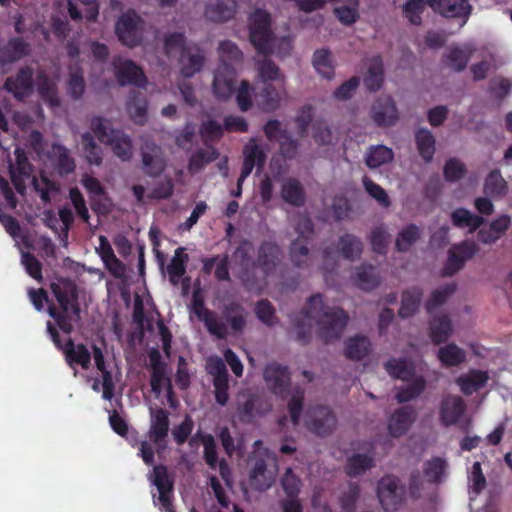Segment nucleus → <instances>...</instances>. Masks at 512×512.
<instances>
[{"mask_svg":"<svg viewBox=\"0 0 512 512\" xmlns=\"http://www.w3.org/2000/svg\"><path fill=\"white\" fill-rule=\"evenodd\" d=\"M348 323V315L339 308L324 304L321 295L309 298L303 314L294 320L292 334L296 340L305 343L315 325L317 334L325 343L338 340Z\"/></svg>","mask_w":512,"mask_h":512,"instance_id":"obj_1","label":"nucleus"},{"mask_svg":"<svg viewBox=\"0 0 512 512\" xmlns=\"http://www.w3.org/2000/svg\"><path fill=\"white\" fill-rule=\"evenodd\" d=\"M258 266L261 269L262 276L256 275L255 269L242 267L238 276L242 283L250 290H260L264 286L265 278L274 276L281 264V252L277 245L264 243L259 248Z\"/></svg>","mask_w":512,"mask_h":512,"instance_id":"obj_2","label":"nucleus"},{"mask_svg":"<svg viewBox=\"0 0 512 512\" xmlns=\"http://www.w3.org/2000/svg\"><path fill=\"white\" fill-rule=\"evenodd\" d=\"M51 290L63 312L57 313L54 308H49V315L64 332L69 333L72 331V324L68 321L67 314L71 313L75 319L80 317L77 287L72 281L62 278L51 284Z\"/></svg>","mask_w":512,"mask_h":512,"instance_id":"obj_3","label":"nucleus"},{"mask_svg":"<svg viewBox=\"0 0 512 512\" xmlns=\"http://www.w3.org/2000/svg\"><path fill=\"white\" fill-rule=\"evenodd\" d=\"M386 372L403 381H410L395 395L399 403L408 402L417 397L424 389L425 381L420 376H414V365L404 358H391L384 363Z\"/></svg>","mask_w":512,"mask_h":512,"instance_id":"obj_4","label":"nucleus"},{"mask_svg":"<svg viewBox=\"0 0 512 512\" xmlns=\"http://www.w3.org/2000/svg\"><path fill=\"white\" fill-rule=\"evenodd\" d=\"M249 480L251 486L258 491L269 489L278 474V461L274 453L258 448L250 460Z\"/></svg>","mask_w":512,"mask_h":512,"instance_id":"obj_5","label":"nucleus"},{"mask_svg":"<svg viewBox=\"0 0 512 512\" xmlns=\"http://www.w3.org/2000/svg\"><path fill=\"white\" fill-rule=\"evenodd\" d=\"M249 38L256 51L263 55H271L274 51L269 14L261 9H256L249 16Z\"/></svg>","mask_w":512,"mask_h":512,"instance_id":"obj_6","label":"nucleus"},{"mask_svg":"<svg viewBox=\"0 0 512 512\" xmlns=\"http://www.w3.org/2000/svg\"><path fill=\"white\" fill-rule=\"evenodd\" d=\"M439 419L444 426L466 428L471 420L467 414V405L459 395L445 396L439 406Z\"/></svg>","mask_w":512,"mask_h":512,"instance_id":"obj_7","label":"nucleus"},{"mask_svg":"<svg viewBox=\"0 0 512 512\" xmlns=\"http://www.w3.org/2000/svg\"><path fill=\"white\" fill-rule=\"evenodd\" d=\"M244 163L241 175L237 181L236 191L233 193L235 197H239L242 192V184L244 180L251 174L254 167L258 170L262 169L266 156L267 149L265 146L260 145L255 139H251L244 147Z\"/></svg>","mask_w":512,"mask_h":512,"instance_id":"obj_8","label":"nucleus"},{"mask_svg":"<svg viewBox=\"0 0 512 512\" xmlns=\"http://www.w3.org/2000/svg\"><path fill=\"white\" fill-rule=\"evenodd\" d=\"M377 496L386 511H395L404 501L405 488L399 479L385 476L378 482Z\"/></svg>","mask_w":512,"mask_h":512,"instance_id":"obj_9","label":"nucleus"},{"mask_svg":"<svg viewBox=\"0 0 512 512\" xmlns=\"http://www.w3.org/2000/svg\"><path fill=\"white\" fill-rule=\"evenodd\" d=\"M206 372L212 377L215 398L218 404L225 405L228 401V371L219 356H210L205 364Z\"/></svg>","mask_w":512,"mask_h":512,"instance_id":"obj_10","label":"nucleus"},{"mask_svg":"<svg viewBox=\"0 0 512 512\" xmlns=\"http://www.w3.org/2000/svg\"><path fill=\"white\" fill-rule=\"evenodd\" d=\"M47 330L52 337L53 342L62 349L65 359L70 367L74 364L80 365L83 369H89L91 366V352L84 344H75L71 339L63 347L59 344V334L53 325L48 322Z\"/></svg>","mask_w":512,"mask_h":512,"instance_id":"obj_11","label":"nucleus"},{"mask_svg":"<svg viewBox=\"0 0 512 512\" xmlns=\"http://www.w3.org/2000/svg\"><path fill=\"white\" fill-rule=\"evenodd\" d=\"M142 32L143 22L133 11L123 14L116 24L118 39L128 47H134L140 43Z\"/></svg>","mask_w":512,"mask_h":512,"instance_id":"obj_12","label":"nucleus"},{"mask_svg":"<svg viewBox=\"0 0 512 512\" xmlns=\"http://www.w3.org/2000/svg\"><path fill=\"white\" fill-rule=\"evenodd\" d=\"M142 169L151 177H158L165 170L167 161L162 148L152 140H145L141 146Z\"/></svg>","mask_w":512,"mask_h":512,"instance_id":"obj_13","label":"nucleus"},{"mask_svg":"<svg viewBox=\"0 0 512 512\" xmlns=\"http://www.w3.org/2000/svg\"><path fill=\"white\" fill-rule=\"evenodd\" d=\"M295 225L296 231L299 233V238L293 241L290 254L293 263L297 267H303L309 263L308 249L305 240L312 232V223L307 216L298 215L295 219Z\"/></svg>","mask_w":512,"mask_h":512,"instance_id":"obj_14","label":"nucleus"},{"mask_svg":"<svg viewBox=\"0 0 512 512\" xmlns=\"http://www.w3.org/2000/svg\"><path fill=\"white\" fill-rule=\"evenodd\" d=\"M306 425L317 435H327L336 428L337 419L330 408L317 406L309 410Z\"/></svg>","mask_w":512,"mask_h":512,"instance_id":"obj_15","label":"nucleus"},{"mask_svg":"<svg viewBox=\"0 0 512 512\" xmlns=\"http://www.w3.org/2000/svg\"><path fill=\"white\" fill-rule=\"evenodd\" d=\"M33 86V71L28 66L22 67L15 75L8 77L4 83V89L18 100L30 96Z\"/></svg>","mask_w":512,"mask_h":512,"instance_id":"obj_16","label":"nucleus"},{"mask_svg":"<svg viewBox=\"0 0 512 512\" xmlns=\"http://www.w3.org/2000/svg\"><path fill=\"white\" fill-rule=\"evenodd\" d=\"M206 57L197 45L189 43L179 55L178 66L180 74L185 78H191L201 71L205 65Z\"/></svg>","mask_w":512,"mask_h":512,"instance_id":"obj_17","label":"nucleus"},{"mask_svg":"<svg viewBox=\"0 0 512 512\" xmlns=\"http://www.w3.org/2000/svg\"><path fill=\"white\" fill-rule=\"evenodd\" d=\"M267 388L277 396L284 397L291 384L290 374L286 367L277 364H269L263 373Z\"/></svg>","mask_w":512,"mask_h":512,"instance_id":"obj_18","label":"nucleus"},{"mask_svg":"<svg viewBox=\"0 0 512 512\" xmlns=\"http://www.w3.org/2000/svg\"><path fill=\"white\" fill-rule=\"evenodd\" d=\"M115 75L121 85L134 84L144 86L147 79L142 69L129 59L115 57L113 59Z\"/></svg>","mask_w":512,"mask_h":512,"instance_id":"obj_19","label":"nucleus"},{"mask_svg":"<svg viewBox=\"0 0 512 512\" xmlns=\"http://www.w3.org/2000/svg\"><path fill=\"white\" fill-rule=\"evenodd\" d=\"M371 119L378 126H392L398 120V111L390 96L379 97L371 106Z\"/></svg>","mask_w":512,"mask_h":512,"instance_id":"obj_20","label":"nucleus"},{"mask_svg":"<svg viewBox=\"0 0 512 512\" xmlns=\"http://www.w3.org/2000/svg\"><path fill=\"white\" fill-rule=\"evenodd\" d=\"M103 144L107 146L114 156L121 161H130L134 154L133 140L126 132L116 129L109 133V137L104 139Z\"/></svg>","mask_w":512,"mask_h":512,"instance_id":"obj_21","label":"nucleus"},{"mask_svg":"<svg viewBox=\"0 0 512 512\" xmlns=\"http://www.w3.org/2000/svg\"><path fill=\"white\" fill-rule=\"evenodd\" d=\"M257 97L259 98V104L264 110H276L281 102L287 98L285 82L262 83L261 91Z\"/></svg>","mask_w":512,"mask_h":512,"instance_id":"obj_22","label":"nucleus"},{"mask_svg":"<svg viewBox=\"0 0 512 512\" xmlns=\"http://www.w3.org/2000/svg\"><path fill=\"white\" fill-rule=\"evenodd\" d=\"M202 444L204 446V460L206 464L211 469H216L218 465L221 478L224 480L227 486H231V469L226 460L221 459L220 461H218L214 437L210 434L202 436Z\"/></svg>","mask_w":512,"mask_h":512,"instance_id":"obj_23","label":"nucleus"},{"mask_svg":"<svg viewBox=\"0 0 512 512\" xmlns=\"http://www.w3.org/2000/svg\"><path fill=\"white\" fill-rule=\"evenodd\" d=\"M149 360L152 368L151 387L152 391L159 395L164 388L171 390V381L167 366L161 362V355L158 350L152 349L149 352Z\"/></svg>","mask_w":512,"mask_h":512,"instance_id":"obj_24","label":"nucleus"},{"mask_svg":"<svg viewBox=\"0 0 512 512\" xmlns=\"http://www.w3.org/2000/svg\"><path fill=\"white\" fill-rule=\"evenodd\" d=\"M416 420V412L411 407L396 410L388 419V433L393 438L406 434Z\"/></svg>","mask_w":512,"mask_h":512,"instance_id":"obj_25","label":"nucleus"},{"mask_svg":"<svg viewBox=\"0 0 512 512\" xmlns=\"http://www.w3.org/2000/svg\"><path fill=\"white\" fill-rule=\"evenodd\" d=\"M235 69L233 67L218 66L212 84L215 97L221 100L230 98L234 90Z\"/></svg>","mask_w":512,"mask_h":512,"instance_id":"obj_26","label":"nucleus"},{"mask_svg":"<svg viewBox=\"0 0 512 512\" xmlns=\"http://www.w3.org/2000/svg\"><path fill=\"white\" fill-rule=\"evenodd\" d=\"M14 155L15 163H9L10 178L17 192L24 194L26 186L23 177H28L30 175L31 166L23 149L16 148Z\"/></svg>","mask_w":512,"mask_h":512,"instance_id":"obj_27","label":"nucleus"},{"mask_svg":"<svg viewBox=\"0 0 512 512\" xmlns=\"http://www.w3.org/2000/svg\"><path fill=\"white\" fill-rule=\"evenodd\" d=\"M436 12L448 18H467L471 6L466 0H426Z\"/></svg>","mask_w":512,"mask_h":512,"instance_id":"obj_28","label":"nucleus"},{"mask_svg":"<svg viewBox=\"0 0 512 512\" xmlns=\"http://www.w3.org/2000/svg\"><path fill=\"white\" fill-rule=\"evenodd\" d=\"M153 484L157 487L162 507L167 512H173L171 509V495L173 484L168 476L167 469L164 466H155L151 475Z\"/></svg>","mask_w":512,"mask_h":512,"instance_id":"obj_29","label":"nucleus"},{"mask_svg":"<svg viewBox=\"0 0 512 512\" xmlns=\"http://www.w3.org/2000/svg\"><path fill=\"white\" fill-rule=\"evenodd\" d=\"M236 13V2L230 0L224 2L222 0H212L207 3L204 16L207 20L215 23L229 21Z\"/></svg>","mask_w":512,"mask_h":512,"instance_id":"obj_30","label":"nucleus"},{"mask_svg":"<svg viewBox=\"0 0 512 512\" xmlns=\"http://www.w3.org/2000/svg\"><path fill=\"white\" fill-rule=\"evenodd\" d=\"M81 157L90 166H101L104 158L102 147L96 142L91 132L80 135Z\"/></svg>","mask_w":512,"mask_h":512,"instance_id":"obj_31","label":"nucleus"},{"mask_svg":"<svg viewBox=\"0 0 512 512\" xmlns=\"http://www.w3.org/2000/svg\"><path fill=\"white\" fill-rule=\"evenodd\" d=\"M511 226V217L501 215L492 221L489 226L478 232V238L483 244H493L499 240Z\"/></svg>","mask_w":512,"mask_h":512,"instance_id":"obj_32","label":"nucleus"},{"mask_svg":"<svg viewBox=\"0 0 512 512\" xmlns=\"http://www.w3.org/2000/svg\"><path fill=\"white\" fill-rule=\"evenodd\" d=\"M169 431L168 412L163 409H157L151 413V425L149 429V438L157 445L166 438Z\"/></svg>","mask_w":512,"mask_h":512,"instance_id":"obj_33","label":"nucleus"},{"mask_svg":"<svg viewBox=\"0 0 512 512\" xmlns=\"http://www.w3.org/2000/svg\"><path fill=\"white\" fill-rule=\"evenodd\" d=\"M334 5V14L344 25H351L359 18L360 0H329Z\"/></svg>","mask_w":512,"mask_h":512,"instance_id":"obj_34","label":"nucleus"},{"mask_svg":"<svg viewBox=\"0 0 512 512\" xmlns=\"http://www.w3.org/2000/svg\"><path fill=\"white\" fill-rule=\"evenodd\" d=\"M372 349V344L368 337L357 334L349 337L344 343V354L351 360H361L366 357Z\"/></svg>","mask_w":512,"mask_h":512,"instance_id":"obj_35","label":"nucleus"},{"mask_svg":"<svg viewBox=\"0 0 512 512\" xmlns=\"http://www.w3.org/2000/svg\"><path fill=\"white\" fill-rule=\"evenodd\" d=\"M488 379L489 376L487 372L481 370H470L469 372L459 376L456 379V384L465 395H471L481 389Z\"/></svg>","mask_w":512,"mask_h":512,"instance_id":"obj_36","label":"nucleus"},{"mask_svg":"<svg viewBox=\"0 0 512 512\" xmlns=\"http://www.w3.org/2000/svg\"><path fill=\"white\" fill-rule=\"evenodd\" d=\"M195 311L198 318L204 322L209 333L221 339L226 337L228 328L222 318L203 308L201 304L199 306L195 305Z\"/></svg>","mask_w":512,"mask_h":512,"instance_id":"obj_37","label":"nucleus"},{"mask_svg":"<svg viewBox=\"0 0 512 512\" xmlns=\"http://www.w3.org/2000/svg\"><path fill=\"white\" fill-rule=\"evenodd\" d=\"M351 280L354 285L365 291L375 289L380 283L379 275L372 265H361L358 267Z\"/></svg>","mask_w":512,"mask_h":512,"instance_id":"obj_38","label":"nucleus"},{"mask_svg":"<svg viewBox=\"0 0 512 512\" xmlns=\"http://www.w3.org/2000/svg\"><path fill=\"white\" fill-rule=\"evenodd\" d=\"M29 45L22 39H11L7 44L0 48V63L9 64L18 61L28 55Z\"/></svg>","mask_w":512,"mask_h":512,"instance_id":"obj_39","label":"nucleus"},{"mask_svg":"<svg viewBox=\"0 0 512 512\" xmlns=\"http://www.w3.org/2000/svg\"><path fill=\"white\" fill-rule=\"evenodd\" d=\"M474 51L475 47L469 44L451 47L446 55L447 66L455 71L464 70Z\"/></svg>","mask_w":512,"mask_h":512,"instance_id":"obj_40","label":"nucleus"},{"mask_svg":"<svg viewBox=\"0 0 512 512\" xmlns=\"http://www.w3.org/2000/svg\"><path fill=\"white\" fill-rule=\"evenodd\" d=\"M217 53L219 57V66L233 67L240 64L243 60V53L238 46L230 41H221L217 47Z\"/></svg>","mask_w":512,"mask_h":512,"instance_id":"obj_41","label":"nucleus"},{"mask_svg":"<svg viewBox=\"0 0 512 512\" xmlns=\"http://www.w3.org/2000/svg\"><path fill=\"white\" fill-rule=\"evenodd\" d=\"M37 90L43 101L51 107L60 105L56 82L48 78L43 72H39L37 75Z\"/></svg>","mask_w":512,"mask_h":512,"instance_id":"obj_42","label":"nucleus"},{"mask_svg":"<svg viewBox=\"0 0 512 512\" xmlns=\"http://www.w3.org/2000/svg\"><path fill=\"white\" fill-rule=\"evenodd\" d=\"M422 295V291L417 287L405 290L401 296V306L398 315L401 318L413 316L420 306Z\"/></svg>","mask_w":512,"mask_h":512,"instance_id":"obj_43","label":"nucleus"},{"mask_svg":"<svg viewBox=\"0 0 512 512\" xmlns=\"http://www.w3.org/2000/svg\"><path fill=\"white\" fill-rule=\"evenodd\" d=\"M281 196L285 202L293 206H301L305 202L303 185L297 179L288 178L284 180Z\"/></svg>","mask_w":512,"mask_h":512,"instance_id":"obj_44","label":"nucleus"},{"mask_svg":"<svg viewBox=\"0 0 512 512\" xmlns=\"http://www.w3.org/2000/svg\"><path fill=\"white\" fill-rule=\"evenodd\" d=\"M422 237L421 229L415 224L404 226L397 234L395 247L399 252H407Z\"/></svg>","mask_w":512,"mask_h":512,"instance_id":"obj_45","label":"nucleus"},{"mask_svg":"<svg viewBox=\"0 0 512 512\" xmlns=\"http://www.w3.org/2000/svg\"><path fill=\"white\" fill-rule=\"evenodd\" d=\"M415 141L421 157L425 162H430L436 151V140L432 132L425 128L417 130Z\"/></svg>","mask_w":512,"mask_h":512,"instance_id":"obj_46","label":"nucleus"},{"mask_svg":"<svg viewBox=\"0 0 512 512\" xmlns=\"http://www.w3.org/2000/svg\"><path fill=\"white\" fill-rule=\"evenodd\" d=\"M218 157L219 153L213 147L208 146L206 148L199 149L191 155L187 169L189 173L196 174Z\"/></svg>","mask_w":512,"mask_h":512,"instance_id":"obj_47","label":"nucleus"},{"mask_svg":"<svg viewBox=\"0 0 512 512\" xmlns=\"http://www.w3.org/2000/svg\"><path fill=\"white\" fill-rule=\"evenodd\" d=\"M256 70L261 83L285 82V76L280 72L278 66L270 59H256Z\"/></svg>","mask_w":512,"mask_h":512,"instance_id":"obj_48","label":"nucleus"},{"mask_svg":"<svg viewBox=\"0 0 512 512\" xmlns=\"http://www.w3.org/2000/svg\"><path fill=\"white\" fill-rule=\"evenodd\" d=\"M85 87L83 71L77 66L70 67L66 80L68 95L74 100H79L84 95Z\"/></svg>","mask_w":512,"mask_h":512,"instance_id":"obj_49","label":"nucleus"},{"mask_svg":"<svg viewBox=\"0 0 512 512\" xmlns=\"http://www.w3.org/2000/svg\"><path fill=\"white\" fill-rule=\"evenodd\" d=\"M484 193L494 198L503 197L508 192V184L499 170H492L485 179Z\"/></svg>","mask_w":512,"mask_h":512,"instance_id":"obj_50","label":"nucleus"},{"mask_svg":"<svg viewBox=\"0 0 512 512\" xmlns=\"http://www.w3.org/2000/svg\"><path fill=\"white\" fill-rule=\"evenodd\" d=\"M52 157L60 174H69L75 170V161L67 147L61 144L52 146Z\"/></svg>","mask_w":512,"mask_h":512,"instance_id":"obj_51","label":"nucleus"},{"mask_svg":"<svg viewBox=\"0 0 512 512\" xmlns=\"http://www.w3.org/2000/svg\"><path fill=\"white\" fill-rule=\"evenodd\" d=\"M448 463L444 458L435 457L424 464L423 473L431 483H439L447 476Z\"/></svg>","mask_w":512,"mask_h":512,"instance_id":"obj_52","label":"nucleus"},{"mask_svg":"<svg viewBox=\"0 0 512 512\" xmlns=\"http://www.w3.org/2000/svg\"><path fill=\"white\" fill-rule=\"evenodd\" d=\"M364 83L370 91H377L382 86L383 64L380 57L370 59L367 73L364 77Z\"/></svg>","mask_w":512,"mask_h":512,"instance_id":"obj_53","label":"nucleus"},{"mask_svg":"<svg viewBox=\"0 0 512 512\" xmlns=\"http://www.w3.org/2000/svg\"><path fill=\"white\" fill-rule=\"evenodd\" d=\"M393 151L383 145H377L369 148L365 156V162L369 168H378L393 160Z\"/></svg>","mask_w":512,"mask_h":512,"instance_id":"obj_54","label":"nucleus"},{"mask_svg":"<svg viewBox=\"0 0 512 512\" xmlns=\"http://www.w3.org/2000/svg\"><path fill=\"white\" fill-rule=\"evenodd\" d=\"M438 358L441 361V363L445 366H457L464 362L466 358V353L462 348L458 347L456 344L450 343L439 348Z\"/></svg>","mask_w":512,"mask_h":512,"instance_id":"obj_55","label":"nucleus"},{"mask_svg":"<svg viewBox=\"0 0 512 512\" xmlns=\"http://www.w3.org/2000/svg\"><path fill=\"white\" fill-rule=\"evenodd\" d=\"M451 219L455 226L460 228L467 227L470 231L476 230L483 223L482 217L475 215L464 208H459L453 211L451 214Z\"/></svg>","mask_w":512,"mask_h":512,"instance_id":"obj_56","label":"nucleus"},{"mask_svg":"<svg viewBox=\"0 0 512 512\" xmlns=\"http://www.w3.org/2000/svg\"><path fill=\"white\" fill-rule=\"evenodd\" d=\"M313 65L316 71L326 79H331L334 75V61L328 50H317L313 56Z\"/></svg>","mask_w":512,"mask_h":512,"instance_id":"obj_57","label":"nucleus"},{"mask_svg":"<svg viewBox=\"0 0 512 512\" xmlns=\"http://www.w3.org/2000/svg\"><path fill=\"white\" fill-rule=\"evenodd\" d=\"M452 324L447 316L435 318L430 326V336L435 343L446 341L452 334Z\"/></svg>","mask_w":512,"mask_h":512,"instance_id":"obj_58","label":"nucleus"},{"mask_svg":"<svg viewBox=\"0 0 512 512\" xmlns=\"http://www.w3.org/2000/svg\"><path fill=\"white\" fill-rule=\"evenodd\" d=\"M374 465V458L367 454H354L347 462L346 472L349 476H358L365 473Z\"/></svg>","mask_w":512,"mask_h":512,"instance_id":"obj_59","label":"nucleus"},{"mask_svg":"<svg viewBox=\"0 0 512 512\" xmlns=\"http://www.w3.org/2000/svg\"><path fill=\"white\" fill-rule=\"evenodd\" d=\"M362 184L365 192L373 198L381 207L388 208L391 205V200L385 191L380 185L375 183L368 176H363Z\"/></svg>","mask_w":512,"mask_h":512,"instance_id":"obj_60","label":"nucleus"},{"mask_svg":"<svg viewBox=\"0 0 512 512\" xmlns=\"http://www.w3.org/2000/svg\"><path fill=\"white\" fill-rule=\"evenodd\" d=\"M340 252L346 259H356L362 253V242L351 234L343 235L339 240Z\"/></svg>","mask_w":512,"mask_h":512,"instance_id":"obj_61","label":"nucleus"},{"mask_svg":"<svg viewBox=\"0 0 512 512\" xmlns=\"http://www.w3.org/2000/svg\"><path fill=\"white\" fill-rule=\"evenodd\" d=\"M183 248H177L170 264L167 267L170 281L177 285L181 277L185 274V262L188 256L183 253Z\"/></svg>","mask_w":512,"mask_h":512,"instance_id":"obj_62","label":"nucleus"},{"mask_svg":"<svg viewBox=\"0 0 512 512\" xmlns=\"http://www.w3.org/2000/svg\"><path fill=\"white\" fill-rule=\"evenodd\" d=\"M32 185L35 191L39 194L41 200L45 203L50 202L52 196L58 192L56 184L43 175L40 177H33Z\"/></svg>","mask_w":512,"mask_h":512,"instance_id":"obj_63","label":"nucleus"},{"mask_svg":"<svg viewBox=\"0 0 512 512\" xmlns=\"http://www.w3.org/2000/svg\"><path fill=\"white\" fill-rule=\"evenodd\" d=\"M390 241V234L385 226L380 225L372 229L370 233V243L374 252L385 253L387 245Z\"/></svg>","mask_w":512,"mask_h":512,"instance_id":"obj_64","label":"nucleus"}]
</instances>
